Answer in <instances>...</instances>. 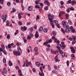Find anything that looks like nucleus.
Listing matches in <instances>:
<instances>
[{"instance_id":"1","label":"nucleus","mask_w":76,"mask_h":76,"mask_svg":"<svg viewBox=\"0 0 76 76\" xmlns=\"http://www.w3.org/2000/svg\"><path fill=\"white\" fill-rule=\"evenodd\" d=\"M48 18L50 20V22L51 23H50L51 24V26H52L53 28H54V25L53 22V18H54V16L53 15H51V14H49L48 15Z\"/></svg>"},{"instance_id":"2","label":"nucleus","mask_w":76,"mask_h":76,"mask_svg":"<svg viewBox=\"0 0 76 76\" xmlns=\"http://www.w3.org/2000/svg\"><path fill=\"white\" fill-rule=\"evenodd\" d=\"M7 15L5 14L4 16V15H2L1 17V18L2 19H3L4 22H6V18H7Z\"/></svg>"},{"instance_id":"3","label":"nucleus","mask_w":76,"mask_h":76,"mask_svg":"<svg viewBox=\"0 0 76 76\" xmlns=\"http://www.w3.org/2000/svg\"><path fill=\"white\" fill-rule=\"evenodd\" d=\"M61 31L62 32H63V34H65V32H67V33H69V32H70V29H67L66 30H65L64 31V29H61Z\"/></svg>"},{"instance_id":"4","label":"nucleus","mask_w":76,"mask_h":76,"mask_svg":"<svg viewBox=\"0 0 76 76\" xmlns=\"http://www.w3.org/2000/svg\"><path fill=\"white\" fill-rule=\"evenodd\" d=\"M60 45L62 49H64L65 47H66V45H64V42H61V45L60 44Z\"/></svg>"},{"instance_id":"5","label":"nucleus","mask_w":76,"mask_h":76,"mask_svg":"<svg viewBox=\"0 0 76 76\" xmlns=\"http://www.w3.org/2000/svg\"><path fill=\"white\" fill-rule=\"evenodd\" d=\"M53 22L55 23L56 25V26L58 28H60V27L59 26V24H58V22L57 20H54L53 21Z\"/></svg>"},{"instance_id":"6","label":"nucleus","mask_w":76,"mask_h":76,"mask_svg":"<svg viewBox=\"0 0 76 76\" xmlns=\"http://www.w3.org/2000/svg\"><path fill=\"white\" fill-rule=\"evenodd\" d=\"M13 45H14V43H12L11 44H8L7 45L8 48H9L10 49H11V48H12V46Z\"/></svg>"},{"instance_id":"7","label":"nucleus","mask_w":76,"mask_h":76,"mask_svg":"<svg viewBox=\"0 0 76 76\" xmlns=\"http://www.w3.org/2000/svg\"><path fill=\"white\" fill-rule=\"evenodd\" d=\"M57 48H58V50L59 51V53H61L63 52V51H62V50L60 49V47L58 46H57Z\"/></svg>"},{"instance_id":"8","label":"nucleus","mask_w":76,"mask_h":76,"mask_svg":"<svg viewBox=\"0 0 76 76\" xmlns=\"http://www.w3.org/2000/svg\"><path fill=\"white\" fill-rule=\"evenodd\" d=\"M35 37L36 38H38L39 37V34H38V32L37 31L35 34Z\"/></svg>"},{"instance_id":"9","label":"nucleus","mask_w":76,"mask_h":76,"mask_svg":"<svg viewBox=\"0 0 76 76\" xmlns=\"http://www.w3.org/2000/svg\"><path fill=\"white\" fill-rule=\"evenodd\" d=\"M4 73L5 74H6L7 73V71H6V69L5 68H4L3 69V72H2V73L3 75H4Z\"/></svg>"},{"instance_id":"10","label":"nucleus","mask_w":76,"mask_h":76,"mask_svg":"<svg viewBox=\"0 0 76 76\" xmlns=\"http://www.w3.org/2000/svg\"><path fill=\"white\" fill-rule=\"evenodd\" d=\"M33 9V7L32 6H30L28 8V10L29 11H32Z\"/></svg>"},{"instance_id":"11","label":"nucleus","mask_w":76,"mask_h":76,"mask_svg":"<svg viewBox=\"0 0 76 76\" xmlns=\"http://www.w3.org/2000/svg\"><path fill=\"white\" fill-rule=\"evenodd\" d=\"M36 65L37 67H39L41 66V63L39 62H36Z\"/></svg>"},{"instance_id":"12","label":"nucleus","mask_w":76,"mask_h":76,"mask_svg":"<svg viewBox=\"0 0 76 76\" xmlns=\"http://www.w3.org/2000/svg\"><path fill=\"white\" fill-rule=\"evenodd\" d=\"M60 54L61 55L62 57H64L65 56V55H66L65 53L63 52H62V53H60Z\"/></svg>"},{"instance_id":"13","label":"nucleus","mask_w":76,"mask_h":76,"mask_svg":"<svg viewBox=\"0 0 76 76\" xmlns=\"http://www.w3.org/2000/svg\"><path fill=\"white\" fill-rule=\"evenodd\" d=\"M44 2L45 3H46L48 6H50V3L49 2L48 0L45 1Z\"/></svg>"},{"instance_id":"14","label":"nucleus","mask_w":76,"mask_h":76,"mask_svg":"<svg viewBox=\"0 0 76 76\" xmlns=\"http://www.w3.org/2000/svg\"><path fill=\"white\" fill-rule=\"evenodd\" d=\"M55 61L56 62H58V61H59L58 59V56H56L55 58Z\"/></svg>"},{"instance_id":"15","label":"nucleus","mask_w":76,"mask_h":76,"mask_svg":"<svg viewBox=\"0 0 76 76\" xmlns=\"http://www.w3.org/2000/svg\"><path fill=\"white\" fill-rule=\"evenodd\" d=\"M20 56V52L18 51H16V56Z\"/></svg>"},{"instance_id":"16","label":"nucleus","mask_w":76,"mask_h":76,"mask_svg":"<svg viewBox=\"0 0 76 76\" xmlns=\"http://www.w3.org/2000/svg\"><path fill=\"white\" fill-rule=\"evenodd\" d=\"M39 76H44V72H39Z\"/></svg>"},{"instance_id":"17","label":"nucleus","mask_w":76,"mask_h":76,"mask_svg":"<svg viewBox=\"0 0 76 76\" xmlns=\"http://www.w3.org/2000/svg\"><path fill=\"white\" fill-rule=\"evenodd\" d=\"M62 23L64 27H65V26L67 25H66V23L64 21H62Z\"/></svg>"},{"instance_id":"18","label":"nucleus","mask_w":76,"mask_h":76,"mask_svg":"<svg viewBox=\"0 0 76 76\" xmlns=\"http://www.w3.org/2000/svg\"><path fill=\"white\" fill-rule=\"evenodd\" d=\"M18 17L19 19V20H20L21 19V15H20V13H19L18 14Z\"/></svg>"},{"instance_id":"19","label":"nucleus","mask_w":76,"mask_h":76,"mask_svg":"<svg viewBox=\"0 0 76 76\" xmlns=\"http://www.w3.org/2000/svg\"><path fill=\"white\" fill-rule=\"evenodd\" d=\"M71 3L72 5L75 4H76V1L75 0H72Z\"/></svg>"},{"instance_id":"20","label":"nucleus","mask_w":76,"mask_h":76,"mask_svg":"<svg viewBox=\"0 0 76 76\" xmlns=\"http://www.w3.org/2000/svg\"><path fill=\"white\" fill-rule=\"evenodd\" d=\"M52 33L53 35H57V32L56 31H53Z\"/></svg>"},{"instance_id":"21","label":"nucleus","mask_w":76,"mask_h":76,"mask_svg":"<svg viewBox=\"0 0 76 76\" xmlns=\"http://www.w3.org/2000/svg\"><path fill=\"white\" fill-rule=\"evenodd\" d=\"M34 51L35 52H38V48L36 47L34 49Z\"/></svg>"},{"instance_id":"22","label":"nucleus","mask_w":76,"mask_h":76,"mask_svg":"<svg viewBox=\"0 0 76 76\" xmlns=\"http://www.w3.org/2000/svg\"><path fill=\"white\" fill-rule=\"evenodd\" d=\"M4 0H0V4H3Z\"/></svg>"},{"instance_id":"23","label":"nucleus","mask_w":76,"mask_h":76,"mask_svg":"<svg viewBox=\"0 0 76 76\" xmlns=\"http://www.w3.org/2000/svg\"><path fill=\"white\" fill-rule=\"evenodd\" d=\"M39 1H40V0H37V1H35V3L36 4H38Z\"/></svg>"},{"instance_id":"24","label":"nucleus","mask_w":76,"mask_h":76,"mask_svg":"<svg viewBox=\"0 0 76 76\" xmlns=\"http://www.w3.org/2000/svg\"><path fill=\"white\" fill-rule=\"evenodd\" d=\"M35 8L39 9V5H36L35 6Z\"/></svg>"},{"instance_id":"25","label":"nucleus","mask_w":76,"mask_h":76,"mask_svg":"<svg viewBox=\"0 0 76 76\" xmlns=\"http://www.w3.org/2000/svg\"><path fill=\"white\" fill-rule=\"evenodd\" d=\"M44 10H48V6H47L46 7H45V8H44Z\"/></svg>"},{"instance_id":"26","label":"nucleus","mask_w":76,"mask_h":76,"mask_svg":"<svg viewBox=\"0 0 76 76\" xmlns=\"http://www.w3.org/2000/svg\"><path fill=\"white\" fill-rule=\"evenodd\" d=\"M43 31L44 32H48V29H43Z\"/></svg>"},{"instance_id":"27","label":"nucleus","mask_w":76,"mask_h":76,"mask_svg":"<svg viewBox=\"0 0 76 76\" xmlns=\"http://www.w3.org/2000/svg\"><path fill=\"white\" fill-rule=\"evenodd\" d=\"M69 14H66V19H69Z\"/></svg>"},{"instance_id":"28","label":"nucleus","mask_w":76,"mask_h":76,"mask_svg":"<svg viewBox=\"0 0 76 76\" xmlns=\"http://www.w3.org/2000/svg\"><path fill=\"white\" fill-rule=\"evenodd\" d=\"M51 52L52 54H54V53H55V54H56V52L54 51V50H52V49L51 50Z\"/></svg>"},{"instance_id":"29","label":"nucleus","mask_w":76,"mask_h":76,"mask_svg":"<svg viewBox=\"0 0 76 76\" xmlns=\"http://www.w3.org/2000/svg\"><path fill=\"white\" fill-rule=\"evenodd\" d=\"M68 23L69 25H72V21H71L70 20H68Z\"/></svg>"},{"instance_id":"30","label":"nucleus","mask_w":76,"mask_h":76,"mask_svg":"<svg viewBox=\"0 0 76 76\" xmlns=\"http://www.w3.org/2000/svg\"><path fill=\"white\" fill-rule=\"evenodd\" d=\"M18 24L19 25H22V23L20 21L18 23Z\"/></svg>"},{"instance_id":"31","label":"nucleus","mask_w":76,"mask_h":76,"mask_svg":"<svg viewBox=\"0 0 76 76\" xmlns=\"http://www.w3.org/2000/svg\"><path fill=\"white\" fill-rule=\"evenodd\" d=\"M72 33H75V32H76V30L75 29H72Z\"/></svg>"},{"instance_id":"32","label":"nucleus","mask_w":76,"mask_h":76,"mask_svg":"<svg viewBox=\"0 0 76 76\" xmlns=\"http://www.w3.org/2000/svg\"><path fill=\"white\" fill-rule=\"evenodd\" d=\"M71 2H72V1H71V0H69L66 3L67 4H70V3H71Z\"/></svg>"},{"instance_id":"33","label":"nucleus","mask_w":76,"mask_h":76,"mask_svg":"<svg viewBox=\"0 0 76 76\" xmlns=\"http://www.w3.org/2000/svg\"><path fill=\"white\" fill-rule=\"evenodd\" d=\"M7 39H10V35L8 34L7 36Z\"/></svg>"},{"instance_id":"34","label":"nucleus","mask_w":76,"mask_h":76,"mask_svg":"<svg viewBox=\"0 0 76 76\" xmlns=\"http://www.w3.org/2000/svg\"><path fill=\"white\" fill-rule=\"evenodd\" d=\"M39 19V16L38 15L37 16V18H36V20H37L38 19Z\"/></svg>"},{"instance_id":"35","label":"nucleus","mask_w":76,"mask_h":76,"mask_svg":"<svg viewBox=\"0 0 76 76\" xmlns=\"http://www.w3.org/2000/svg\"><path fill=\"white\" fill-rule=\"evenodd\" d=\"M66 29H70V27L69 26L67 25L65 26V27Z\"/></svg>"},{"instance_id":"36","label":"nucleus","mask_w":76,"mask_h":76,"mask_svg":"<svg viewBox=\"0 0 76 76\" xmlns=\"http://www.w3.org/2000/svg\"><path fill=\"white\" fill-rule=\"evenodd\" d=\"M3 62L4 63H6V60L5 59V58H4L3 59Z\"/></svg>"},{"instance_id":"37","label":"nucleus","mask_w":76,"mask_h":76,"mask_svg":"<svg viewBox=\"0 0 76 76\" xmlns=\"http://www.w3.org/2000/svg\"><path fill=\"white\" fill-rule=\"evenodd\" d=\"M71 51L72 53H75V49H73V50H71Z\"/></svg>"},{"instance_id":"38","label":"nucleus","mask_w":76,"mask_h":76,"mask_svg":"<svg viewBox=\"0 0 76 76\" xmlns=\"http://www.w3.org/2000/svg\"><path fill=\"white\" fill-rule=\"evenodd\" d=\"M70 8H68V9L67 10H66V12H67V13H69V12H70Z\"/></svg>"},{"instance_id":"39","label":"nucleus","mask_w":76,"mask_h":76,"mask_svg":"<svg viewBox=\"0 0 76 76\" xmlns=\"http://www.w3.org/2000/svg\"><path fill=\"white\" fill-rule=\"evenodd\" d=\"M18 48L19 52H22V50H21V49H20V48L18 47Z\"/></svg>"},{"instance_id":"40","label":"nucleus","mask_w":76,"mask_h":76,"mask_svg":"<svg viewBox=\"0 0 76 76\" xmlns=\"http://www.w3.org/2000/svg\"><path fill=\"white\" fill-rule=\"evenodd\" d=\"M70 10H72V11H73V10H75V9L73 8V7H71L70 8Z\"/></svg>"},{"instance_id":"41","label":"nucleus","mask_w":76,"mask_h":76,"mask_svg":"<svg viewBox=\"0 0 76 76\" xmlns=\"http://www.w3.org/2000/svg\"><path fill=\"white\" fill-rule=\"evenodd\" d=\"M7 4L8 6H10V2H7Z\"/></svg>"},{"instance_id":"42","label":"nucleus","mask_w":76,"mask_h":76,"mask_svg":"<svg viewBox=\"0 0 76 76\" xmlns=\"http://www.w3.org/2000/svg\"><path fill=\"white\" fill-rule=\"evenodd\" d=\"M76 43V41L75 40L73 41L72 42V45H74Z\"/></svg>"},{"instance_id":"43","label":"nucleus","mask_w":76,"mask_h":76,"mask_svg":"<svg viewBox=\"0 0 76 76\" xmlns=\"http://www.w3.org/2000/svg\"><path fill=\"white\" fill-rule=\"evenodd\" d=\"M21 29H27V27H25L24 26L23 27H21Z\"/></svg>"},{"instance_id":"44","label":"nucleus","mask_w":76,"mask_h":76,"mask_svg":"<svg viewBox=\"0 0 76 76\" xmlns=\"http://www.w3.org/2000/svg\"><path fill=\"white\" fill-rule=\"evenodd\" d=\"M60 13L61 14H65V12L64 11H60Z\"/></svg>"},{"instance_id":"45","label":"nucleus","mask_w":76,"mask_h":76,"mask_svg":"<svg viewBox=\"0 0 76 76\" xmlns=\"http://www.w3.org/2000/svg\"><path fill=\"white\" fill-rule=\"evenodd\" d=\"M40 70L41 72H43V70L42 68V67L41 66L40 67Z\"/></svg>"},{"instance_id":"46","label":"nucleus","mask_w":76,"mask_h":76,"mask_svg":"<svg viewBox=\"0 0 76 76\" xmlns=\"http://www.w3.org/2000/svg\"><path fill=\"white\" fill-rule=\"evenodd\" d=\"M52 42V40L50 39L48 41V42H49V43H51Z\"/></svg>"},{"instance_id":"47","label":"nucleus","mask_w":76,"mask_h":76,"mask_svg":"<svg viewBox=\"0 0 76 76\" xmlns=\"http://www.w3.org/2000/svg\"><path fill=\"white\" fill-rule=\"evenodd\" d=\"M47 44H48V42H45L43 43L44 45H47Z\"/></svg>"},{"instance_id":"48","label":"nucleus","mask_w":76,"mask_h":76,"mask_svg":"<svg viewBox=\"0 0 76 76\" xmlns=\"http://www.w3.org/2000/svg\"><path fill=\"white\" fill-rule=\"evenodd\" d=\"M22 31L23 32H24V31H26V29H21Z\"/></svg>"},{"instance_id":"49","label":"nucleus","mask_w":76,"mask_h":76,"mask_svg":"<svg viewBox=\"0 0 76 76\" xmlns=\"http://www.w3.org/2000/svg\"><path fill=\"white\" fill-rule=\"evenodd\" d=\"M3 53L4 54H5V55H6V54H7V53L6 51L5 50H4V51H3Z\"/></svg>"},{"instance_id":"50","label":"nucleus","mask_w":76,"mask_h":76,"mask_svg":"<svg viewBox=\"0 0 76 76\" xmlns=\"http://www.w3.org/2000/svg\"><path fill=\"white\" fill-rule=\"evenodd\" d=\"M29 35L31 37H34V35L32 34H30Z\"/></svg>"},{"instance_id":"51","label":"nucleus","mask_w":76,"mask_h":76,"mask_svg":"<svg viewBox=\"0 0 76 76\" xmlns=\"http://www.w3.org/2000/svg\"><path fill=\"white\" fill-rule=\"evenodd\" d=\"M31 25V23L30 22H28L27 23V25Z\"/></svg>"},{"instance_id":"52","label":"nucleus","mask_w":76,"mask_h":76,"mask_svg":"<svg viewBox=\"0 0 76 76\" xmlns=\"http://www.w3.org/2000/svg\"><path fill=\"white\" fill-rule=\"evenodd\" d=\"M13 53L14 55H15V54H16V51H14L13 52Z\"/></svg>"},{"instance_id":"53","label":"nucleus","mask_w":76,"mask_h":76,"mask_svg":"<svg viewBox=\"0 0 76 76\" xmlns=\"http://www.w3.org/2000/svg\"><path fill=\"white\" fill-rule=\"evenodd\" d=\"M71 57H75V55H74V54H72L71 55Z\"/></svg>"},{"instance_id":"54","label":"nucleus","mask_w":76,"mask_h":76,"mask_svg":"<svg viewBox=\"0 0 76 76\" xmlns=\"http://www.w3.org/2000/svg\"><path fill=\"white\" fill-rule=\"evenodd\" d=\"M69 61H67L66 62V64L68 66H69Z\"/></svg>"},{"instance_id":"55","label":"nucleus","mask_w":76,"mask_h":76,"mask_svg":"<svg viewBox=\"0 0 76 76\" xmlns=\"http://www.w3.org/2000/svg\"><path fill=\"white\" fill-rule=\"evenodd\" d=\"M15 68L16 69H17V70H18L19 69V67L18 66H16L15 67Z\"/></svg>"},{"instance_id":"56","label":"nucleus","mask_w":76,"mask_h":76,"mask_svg":"<svg viewBox=\"0 0 76 76\" xmlns=\"http://www.w3.org/2000/svg\"><path fill=\"white\" fill-rule=\"evenodd\" d=\"M55 38H56V37H55V36H53V37H52V39H55Z\"/></svg>"},{"instance_id":"57","label":"nucleus","mask_w":76,"mask_h":76,"mask_svg":"<svg viewBox=\"0 0 76 76\" xmlns=\"http://www.w3.org/2000/svg\"><path fill=\"white\" fill-rule=\"evenodd\" d=\"M40 5L42 7H43L44 6V4H43L42 3H41L40 4Z\"/></svg>"},{"instance_id":"58","label":"nucleus","mask_w":76,"mask_h":76,"mask_svg":"<svg viewBox=\"0 0 76 76\" xmlns=\"http://www.w3.org/2000/svg\"><path fill=\"white\" fill-rule=\"evenodd\" d=\"M31 38V37L29 35H28L27 37V39H29Z\"/></svg>"},{"instance_id":"59","label":"nucleus","mask_w":76,"mask_h":76,"mask_svg":"<svg viewBox=\"0 0 76 76\" xmlns=\"http://www.w3.org/2000/svg\"><path fill=\"white\" fill-rule=\"evenodd\" d=\"M10 66H12L13 65V64L12 63H10L9 64Z\"/></svg>"},{"instance_id":"60","label":"nucleus","mask_w":76,"mask_h":76,"mask_svg":"<svg viewBox=\"0 0 76 76\" xmlns=\"http://www.w3.org/2000/svg\"><path fill=\"white\" fill-rule=\"evenodd\" d=\"M12 10H13V12H16V10L15 9V8H12Z\"/></svg>"},{"instance_id":"61","label":"nucleus","mask_w":76,"mask_h":76,"mask_svg":"<svg viewBox=\"0 0 76 76\" xmlns=\"http://www.w3.org/2000/svg\"><path fill=\"white\" fill-rule=\"evenodd\" d=\"M0 51H1L2 52V51H3V49L2 48H0Z\"/></svg>"},{"instance_id":"62","label":"nucleus","mask_w":76,"mask_h":76,"mask_svg":"<svg viewBox=\"0 0 76 76\" xmlns=\"http://www.w3.org/2000/svg\"><path fill=\"white\" fill-rule=\"evenodd\" d=\"M43 30V29H39V32H40L41 31H42Z\"/></svg>"},{"instance_id":"63","label":"nucleus","mask_w":76,"mask_h":76,"mask_svg":"<svg viewBox=\"0 0 76 76\" xmlns=\"http://www.w3.org/2000/svg\"><path fill=\"white\" fill-rule=\"evenodd\" d=\"M61 5H63L64 4V3L63 2V1H61Z\"/></svg>"},{"instance_id":"64","label":"nucleus","mask_w":76,"mask_h":76,"mask_svg":"<svg viewBox=\"0 0 76 76\" xmlns=\"http://www.w3.org/2000/svg\"><path fill=\"white\" fill-rule=\"evenodd\" d=\"M25 64H26L25 62H24V64L23 65V67H25Z\"/></svg>"}]
</instances>
